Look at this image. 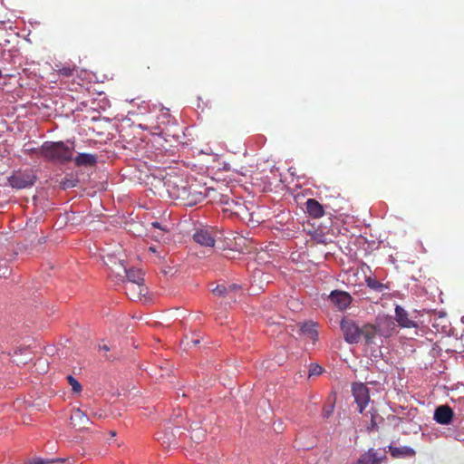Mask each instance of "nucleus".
I'll return each instance as SVG.
<instances>
[{"label": "nucleus", "instance_id": "nucleus-1", "mask_svg": "<svg viewBox=\"0 0 464 464\" xmlns=\"http://www.w3.org/2000/svg\"><path fill=\"white\" fill-rule=\"evenodd\" d=\"M40 154L45 160L64 163L72 160L73 148L65 145L63 141H47L42 145Z\"/></svg>", "mask_w": 464, "mask_h": 464}, {"label": "nucleus", "instance_id": "nucleus-2", "mask_svg": "<svg viewBox=\"0 0 464 464\" xmlns=\"http://www.w3.org/2000/svg\"><path fill=\"white\" fill-rule=\"evenodd\" d=\"M165 185L170 197L181 200L186 206H194L204 198V195L201 192H198L190 187H176L170 180L166 181Z\"/></svg>", "mask_w": 464, "mask_h": 464}, {"label": "nucleus", "instance_id": "nucleus-3", "mask_svg": "<svg viewBox=\"0 0 464 464\" xmlns=\"http://www.w3.org/2000/svg\"><path fill=\"white\" fill-rule=\"evenodd\" d=\"M36 175L33 169L14 172L9 178V184L14 188H25L33 186L36 181Z\"/></svg>", "mask_w": 464, "mask_h": 464}, {"label": "nucleus", "instance_id": "nucleus-4", "mask_svg": "<svg viewBox=\"0 0 464 464\" xmlns=\"http://www.w3.org/2000/svg\"><path fill=\"white\" fill-rule=\"evenodd\" d=\"M341 330L343 333L344 340L349 343H357L361 341V327L350 319H343Z\"/></svg>", "mask_w": 464, "mask_h": 464}, {"label": "nucleus", "instance_id": "nucleus-5", "mask_svg": "<svg viewBox=\"0 0 464 464\" xmlns=\"http://www.w3.org/2000/svg\"><path fill=\"white\" fill-rule=\"evenodd\" d=\"M352 391L359 411L362 413L370 401L369 389L362 383H353Z\"/></svg>", "mask_w": 464, "mask_h": 464}, {"label": "nucleus", "instance_id": "nucleus-6", "mask_svg": "<svg viewBox=\"0 0 464 464\" xmlns=\"http://www.w3.org/2000/svg\"><path fill=\"white\" fill-rule=\"evenodd\" d=\"M124 289L129 298L134 301L141 300L148 294V287L144 285V282L125 283Z\"/></svg>", "mask_w": 464, "mask_h": 464}, {"label": "nucleus", "instance_id": "nucleus-7", "mask_svg": "<svg viewBox=\"0 0 464 464\" xmlns=\"http://www.w3.org/2000/svg\"><path fill=\"white\" fill-rule=\"evenodd\" d=\"M352 300L350 294L344 291L334 290L329 295V301L340 311L345 310Z\"/></svg>", "mask_w": 464, "mask_h": 464}, {"label": "nucleus", "instance_id": "nucleus-8", "mask_svg": "<svg viewBox=\"0 0 464 464\" xmlns=\"http://www.w3.org/2000/svg\"><path fill=\"white\" fill-rule=\"evenodd\" d=\"M193 238L195 242L204 246L213 247L215 245V237L210 228L204 227L197 229L193 235Z\"/></svg>", "mask_w": 464, "mask_h": 464}, {"label": "nucleus", "instance_id": "nucleus-9", "mask_svg": "<svg viewBox=\"0 0 464 464\" xmlns=\"http://www.w3.org/2000/svg\"><path fill=\"white\" fill-rule=\"evenodd\" d=\"M453 411L449 405L439 406L434 412V420L442 425H448L453 418Z\"/></svg>", "mask_w": 464, "mask_h": 464}, {"label": "nucleus", "instance_id": "nucleus-10", "mask_svg": "<svg viewBox=\"0 0 464 464\" xmlns=\"http://www.w3.org/2000/svg\"><path fill=\"white\" fill-rule=\"evenodd\" d=\"M90 420L87 414H85L80 409H73L70 418V424L78 430H83L89 423Z\"/></svg>", "mask_w": 464, "mask_h": 464}, {"label": "nucleus", "instance_id": "nucleus-11", "mask_svg": "<svg viewBox=\"0 0 464 464\" xmlns=\"http://www.w3.org/2000/svg\"><path fill=\"white\" fill-rule=\"evenodd\" d=\"M119 267L121 268L127 281L125 283H140L144 282V274L141 269L127 268L123 263L120 262Z\"/></svg>", "mask_w": 464, "mask_h": 464}, {"label": "nucleus", "instance_id": "nucleus-12", "mask_svg": "<svg viewBox=\"0 0 464 464\" xmlns=\"http://www.w3.org/2000/svg\"><path fill=\"white\" fill-rule=\"evenodd\" d=\"M222 203L227 206L225 210L229 211L231 214L243 216L246 213V207L242 202L226 198L224 200H222Z\"/></svg>", "mask_w": 464, "mask_h": 464}, {"label": "nucleus", "instance_id": "nucleus-13", "mask_svg": "<svg viewBox=\"0 0 464 464\" xmlns=\"http://www.w3.org/2000/svg\"><path fill=\"white\" fill-rule=\"evenodd\" d=\"M306 211L310 217L313 218H319L324 215V209L323 205H321L316 199L309 198L306 203Z\"/></svg>", "mask_w": 464, "mask_h": 464}, {"label": "nucleus", "instance_id": "nucleus-14", "mask_svg": "<svg viewBox=\"0 0 464 464\" xmlns=\"http://www.w3.org/2000/svg\"><path fill=\"white\" fill-rule=\"evenodd\" d=\"M377 334H379L378 324H364L361 327V339L363 338L367 344L373 343Z\"/></svg>", "mask_w": 464, "mask_h": 464}, {"label": "nucleus", "instance_id": "nucleus-15", "mask_svg": "<svg viewBox=\"0 0 464 464\" xmlns=\"http://www.w3.org/2000/svg\"><path fill=\"white\" fill-rule=\"evenodd\" d=\"M396 321L401 327H415V323L408 317V313L400 305L395 308Z\"/></svg>", "mask_w": 464, "mask_h": 464}, {"label": "nucleus", "instance_id": "nucleus-16", "mask_svg": "<svg viewBox=\"0 0 464 464\" xmlns=\"http://www.w3.org/2000/svg\"><path fill=\"white\" fill-rule=\"evenodd\" d=\"M395 328L394 322L390 318L380 319L378 322L379 335L389 337L392 334Z\"/></svg>", "mask_w": 464, "mask_h": 464}, {"label": "nucleus", "instance_id": "nucleus-17", "mask_svg": "<svg viewBox=\"0 0 464 464\" xmlns=\"http://www.w3.org/2000/svg\"><path fill=\"white\" fill-rule=\"evenodd\" d=\"M389 450L391 455L393 458H411L414 457L416 452L415 450L408 446H401V447H389Z\"/></svg>", "mask_w": 464, "mask_h": 464}, {"label": "nucleus", "instance_id": "nucleus-18", "mask_svg": "<svg viewBox=\"0 0 464 464\" xmlns=\"http://www.w3.org/2000/svg\"><path fill=\"white\" fill-rule=\"evenodd\" d=\"M315 326V324L313 322L304 323L300 326L301 333L309 338L313 343H314L318 337V333Z\"/></svg>", "mask_w": 464, "mask_h": 464}, {"label": "nucleus", "instance_id": "nucleus-19", "mask_svg": "<svg viewBox=\"0 0 464 464\" xmlns=\"http://www.w3.org/2000/svg\"><path fill=\"white\" fill-rule=\"evenodd\" d=\"M74 162L77 166H94L97 162V158L90 153H80L75 157Z\"/></svg>", "mask_w": 464, "mask_h": 464}, {"label": "nucleus", "instance_id": "nucleus-20", "mask_svg": "<svg viewBox=\"0 0 464 464\" xmlns=\"http://www.w3.org/2000/svg\"><path fill=\"white\" fill-rule=\"evenodd\" d=\"M365 282L369 288L378 293H382L383 291L389 289L387 285L382 284L371 276L366 277Z\"/></svg>", "mask_w": 464, "mask_h": 464}, {"label": "nucleus", "instance_id": "nucleus-21", "mask_svg": "<svg viewBox=\"0 0 464 464\" xmlns=\"http://www.w3.org/2000/svg\"><path fill=\"white\" fill-rule=\"evenodd\" d=\"M68 383L71 385L72 390L73 392H82V385L81 383L72 375L67 376Z\"/></svg>", "mask_w": 464, "mask_h": 464}, {"label": "nucleus", "instance_id": "nucleus-22", "mask_svg": "<svg viewBox=\"0 0 464 464\" xmlns=\"http://www.w3.org/2000/svg\"><path fill=\"white\" fill-rule=\"evenodd\" d=\"M75 71V66L71 65H63L60 69H58V73L60 75H63L64 77H70L72 75L73 72Z\"/></svg>", "mask_w": 464, "mask_h": 464}, {"label": "nucleus", "instance_id": "nucleus-23", "mask_svg": "<svg viewBox=\"0 0 464 464\" xmlns=\"http://www.w3.org/2000/svg\"><path fill=\"white\" fill-rule=\"evenodd\" d=\"M204 437H205V432L201 429L193 430V432L191 434V439L196 441L201 440Z\"/></svg>", "mask_w": 464, "mask_h": 464}, {"label": "nucleus", "instance_id": "nucleus-24", "mask_svg": "<svg viewBox=\"0 0 464 464\" xmlns=\"http://www.w3.org/2000/svg\"><path fill=\"white\" fill-rule=\"evenodd\" d=\"M323 372V368L318 364H311L309 369V376L320 375Z\"/></svg>", "mask_w": 464, "mask_h": 464}, {"label": "nucleus", "instance_id": "nucleus-25", "mask_svg": "<svg viewBox=\"0 0 464 464\" xmlns=\"http://www.w3.org/2000/svg\"><path fill=\"white\" fill-rule=\"evenodd\" d=\"M64 460L65 459H58L56 460H51V461L48 460V461H46V460H44L42 459H37L30 460L26 464H45V463H48V462L64 461Z\"/></svg>", "mask_w": 464, "mask_h": 464}, {"label": "nucleus", "instance_id": "nucleus-26", "mask_svg": "<svg viewBox=\"0 0 464 464\" xmlns=\"http://www.w3.org/2000/svg\"><path fill=\"white\" fill-rule=\"evenodd\" d=\"M212 292L216 295H223L226 293V287L224 285H217Z\"/></svg>", "mask_w": 464, "mask_h": 464}, {"label": "nucleus", "instance_id": "nucleus-27", "mask_svg": "<svg viewBox=\"0 0 464 464\" xmlns=\"http://www.w3.org/2000/svg\"><path fill=\"white\" fill-rule=\"evenodd\" d=\"M63 188L67 189L75 186V181L72 179H65L62 181Z\"/></svg>", "mask_w": 464, "mask_h": 464}, {"label": "nucleus", "instance_id": "nucleus-28", "mask_svg": "<svg viewBox=\"0 0 464 464\" xmlns=\"http://www.w3.org/2000/svg\"><path fill=\"white\" fill-rule=\"evenodd\" d=\"M332 411H333V407H331V409L328 410V411L324 410V417H329V415L332 413Z\"/></svg>", "mask_w": 464, "mask_h": 464}, {"label": "nucleus", "instance_id": "nucleus-29", "mask_svg": "<svg viewBox=\"0 0 464 464\" xmlns=\"http://www.w3.org/2000/svg\"><path fill=\"white\" fill-rule=\"evenodd\" d=\"M151 225H152V227H160V223H159V222H153V223H151Z\"/></svg>", "mask_w": 464, "mask_h": 464}, {"label": "nucleus", "instance_id": "nucleus-30", "mask_svg": "<svg viewBox=\"0 0 464 464\" xmlns=\"http://www.w3.org/2000/svg\"><path fill=\"white\" fill-rule=\"evenodd\" d=\"M149 251H150L152 253H155L156 252V248L154 246H150L149 247Z\"/></svg>", "mask_w": 464, "mask_h": 464}, {"label": "nucleus", "instance_id": "nucleus-31", "mask_svg": "<svg viewBox=\"0 0 464 464\" xmlns=\"http://www.w3.org/2000/svg\"><path fill=\"white\" fill-rule=\"evenodd\" d=\"M192 342H193L194 344L199 343V340L198 339L193 340Z\"/></svg>", "mask_w": 464, "mask_h": 464}, {"label": "nucleus", "instance_id": "nucleus-32", "mask_svg": "<svg viewBox=\"0 0 464 464\" xmlns=\"http://www.w3.org/2000/svg\"><path fill=\"white\" fill-rule=\"evenodd\" d=\"M102 349H103V350H105V351H108V350H109V348L107 347V345H103V346H102Z\"/></svg>", "mask_w": 464, "mask_h": 464}, {"label": "nucleus", "instance_id": "nucleus-33", "mask_svg": "<svg viewBox=\"0 0 464 464\" xmlns=\"http://www.w3.org/2000/svg\"><path fill=\"white\" fill-rule=\"evenodd\" d=\"M30 151H31V152H36V151H37V150H36V149H32V150H30Z\"/></svg>", "mask_w": 464, "mask_h": 464}, {"label": "nucleus", "instance_id": "nucleus-34", "mask_svg": "<svg viewBox=\"0 0 464 464\" xmlns=\"http://www.w3.org/2000/svg\"><path fill=\"white\" fill-rule=\"evenodd\" d=\"M44 241V238H41V239L39 240V242H40V243H43Z\"/></svg>", "mask_w": 464, "mask_h": 464}, {"label": "nucleus", "instance_id": "nucleus-35", "mask_svg": "<svg viewBox=\"0 0 464 464\" xmlns=\"http://www.w3.org/2000/svg\"><path fill=\"white\" fill-rule=\"evenodd\" d=\"M115 434H116L115 431L111 432V435H112V436H115Z\"/></svg>", "mask_w": 464, "mask_h": 464}, {"label": "nucleus", "instance_id": "nucleus-36", "mask_svg": "<svg viewBox=\"0 0 464 464\" xmlns=\"http://www.w3.org/2000/svg\"><path fill=\"white\" fill-rule=\"evenodd\" d=\"M2 78V71L0 70V79Z\"/></svg>", "mask_w": 464, "mask_h": 464}]
</instances>
